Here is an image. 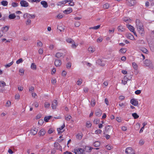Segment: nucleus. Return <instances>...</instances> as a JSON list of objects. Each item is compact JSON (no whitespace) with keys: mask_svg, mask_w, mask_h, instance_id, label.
<instances>
[{"mask_svg":"<svg viewBox=\"0 0 154 154\" xmlns=\"http://www.w3.org/2000/svg\"><path fill=\"white\" fill-rule=\"evenodd\" d=\"M125 152L127 154H135L134 150L131 147L126 148L125 149Z\"/></svg>","mask_w":154,"mask_h":154,"instance_id":"obj_2","label":"nucleus"},{"mask_svg":"<svg viewBox=\"0 0 154 154\" xmlns=\"http://www.w3.org/2000/svg\"><path fill=\"white\" fill-rule=\"evenodd\" d=\"M94 49H93L92 47H90L88 48V51H89L91 52L92 53H93L95 51Z\"/></svg>","mask_w":154,"mask_h":154,"instance_id":"obj_53","label":"nucleus"},{"mask_svg":"<svg viewBox=\"0 0 154 154\" xmlns=\"http://www.w3.org/2000/svg\"><path fill=\"white\" fill-rule=\"evenodd\" d=\"M20 3L21 6L23 7H27L29 6L28 3L24 0H22L21 1Z\"/></svg>","mask_w":154,"mask_h":154,"instance_id":"obj_5","label":"nucleus"},{"mask_svg":"<svg viewBox=\"0 0 154 154\" xmlns=\"http://www.w3.org/2000/svg\"><path fill=\"white\" fill-rule=\"evenodd\" d=\"M100 25H97V26H94L93 27H90L89 28V29H94L96 30V29H99L100 28Z\"/></svg>","mask_w":154,"mask_h":154,"instance_id":"obj_39","label":"nucleus"},{"mask_svg":"<svg viewBox=\"0 0 154 154\" xmlns=\"http://www.w3.org/2000/svg\"><path fill=\"white\" fill-rule=\"evenodd\" d=\"M6 85L5 83L2 81H0V87H4Z\"/></svg>","mask_w":154,"mask_h":154,"instance_id":"obj_35","label":"nucleus"},{"mask_svg":"<svg viewBox=\"0 0 154 154\" xmlns=\"http://www.w3.org/2000/svg\"><path fill=\"white\" fill-rule=\"evenodd\" d=\"M93 146L96 147H98L100 145V143L99 141H96L93 144Z\"/></svg>","mask_w":154,"mask_h":154,"instance_id":"obj_28","label":"nucleus"},{"mask_svg":"<svg viewBox=\"0 0 154 154\" xmlns=\"http://www.w3.org/2000/svg\"><path fill=\"white\" fill-rule=\"evenodd\" d=\"M65 126V124L64 123L63 125L61 126L60 128H57V131L58 134H60V133H61L63 132L62 131H60L63 129L64 128Z\"/></svg>","mask_w":154,"mask_h":154,"instance_id":"obj_21","label":"nucleus"},{"mask_svg":"<svg viewBox=\"0 0 154 154\" xmlns=\"http://www.w3.org/2000/svg\"><path fill=\"white\" fill-rule=\"evenodd\" d=\"M61 64V61L60 60H55L54 62V64L56 66H59Z\"/></svg>","mask_w":154,"mask_h":154,"instance_id":"obj_9","label":"nucleus"},{"mask_svg":"<svg viewBox=\"0 0 154 154\" xmlns=\"http://www.w3.org/2000/svg\"><path fill=\"white\" fill-rule=\"evenodd\" d=\"M72 118V116L70 115H67L65 116V119L66 121H69Z\"/></svg>","mask_w":154,"mask_h":154,"instance_id":"obj_38","label":"nucleus"},{"mask_svg":"<svg viewBox=\"0 0 154 154\" xmlns=\"http://www.w3.org/2000/svg\"><path fill=\"white\" fill-rule=\"evenodd\" d=\"M18 3L16 2H12L11 5L13 7H15L18 6Z\"/></svg>","mask_w":154,"mask_h":154,"instance_id":"obj_54","label":"nucleus"},{"mask_svg":"<svg viewBox=\"0 0 154 154\" xmlns=\"http://www.w3.org/2000/svg\"><path fill=\"white\" fill-rule=\"evenodd\" d=\"M126 2L127 4L130 6H134L136 3L135 0H126Z\"/></svg>","mask_w":154,"mask_h":154,"instance_id":"obj_3","label":"nucleus"},{"mask_svg":"<svg viewBox=\"0 0 154 154\" xmlns=\"http://www.w3.org/2000/svg\"><path fill=\"white\" fill-rule=\"evenodd\" d=\"M1 4L3 6H6L8 4V2L6 1H2L1 2Z\"/></svg>","mask_w":154,"mask_h":154,"instance_id":"obj_30","label":"nucleus"},{"mask_svg":"<svg viewBox=\"0 0 154 154\" xmlns=\"http://www.w3.org/2000/svg\"><path fill=\"white\" fill-rule=\"evenodd\" d=\"M84 152V149L82 148H79L75 151V154H83Z\"/></svg>","mask_w":154,"mask_h":154,"instance_id":"obj_4","label":"nucleus"},{"mask_svg":"<svg viewBox=\"0 0 154 154\" xmlns=\"http://www.w3.org/2000/svg\"><path fill=\"white\" fill-rule=\"evenodd\" d=\"M43 45L42 43L41 42L38 41V42L37 43V46L39 47H42Z\"/></svg>","mask_w":154,"mask_h":154,"instance_id":"obj_47","label":"nucleus"},{"mask_svg":"<svg viewBox=\"0 0 154 154\" xmlns=\"http://www.w3.org/2000/svg\"><path fill=\"white\" fill-rule=\"evenodd\" d=\"M66 41L68 43L72 44L74 41L73 40L70 38H68L66 40Z\"/></svg>","mask_w":154,"mask_h":154,"instance_id":"obj_33","label":"nucleus"},{"mask_svg":"<svg viewBox=\"0 0 154 154\" xmlns=\"http://www.w3.org/2000/svg\"><path fill=\"white\" fill-rule=\"evenodd\" d=\"M68 2V1H66V0L63 1L61 2H59L57 4L58 6H61L62 5H65Z\"/></svg>","mask_w":154,"mask_h":154,"instance_id":"obj_23","label":"nucleus"},{"mask_svg":"<svg viewBox=\"0 0 154 154\" xmlns=\"http://www.w3.org/2000/svg\"><path fill=\"white\" fill-rule=\"evenodd\" d=\"M127 26L128 29L130 30L131 31L133 32L134 30V28L133 26L130 25H127Z\"/></svg>","mask_w":154,"mask_h":154,"instance_id":"obj_18","label":"nucleus"},{"mask_svg":"<svg viewBox=\"0 0 154 154\" xmlns=\"http://www.w3.org/2000/svg\"><path fill=\"white\" fill-rule=\"evenodd\" d=\"M132 66L134 69L136 70L137 69V66L135 63H132Z\"/></svg>","mask_w":154,"mask_h":154,"instance_id":"obj_44","label":"nucleus"},{"mask_svg":"<svg viewBox=\"0 0 154 154\" xmlns=\"http://www.w3.org/2000/svg\"><path fill=\"white\" fill-rule=\"evenodd\" d=\"M109 6V4L108 3H106L103 5V8L104 9H107L108 8Z\"/></svg>","mask_w":154,"mask_h":154,"instance_id":"obj_41","label":"nucleus"},{"mask_svg":"<svg viewBox=\"0 0 154 154\" xmlns=\"http://www.w3.org/2000/svg\"><path fill=\"white\" fill-rule=\"evenodd\" d=\"M23 61V60L22 58L19 59V60L16 61V63L17 64H19L20 63H22Z\"/></svg>","mask_w":154,"mask_h":154,"instance_id":"obj_43","label":"nucleus"},{"mask_svg":"<svg viewBox=\"0 0 154 154\" xmlns=\"http://www.w3.org/2000/svg\"><path fill=\"white\" fill-rule=\"evenodd\" d=\"M131 103L134 106L137 105L138 103V101L135 99H132L130 100Z\"/></svg>","mask_w":154,"mask_h":154,"instance_id":"obj_7","label":"nucleus"},{"mask_svg":"<svg viewBox=\"0 0 154 154\" xmlns=\"http://www.w3.org/2000/svg\"><path fill=\"white\" fill-rule=\"evenodd\" d=\"M13 63V61H12L10 63H8L7 64H6L5 66L6 68H8L10 67L11 65H12Z\"/></svg>","mask_w":154,"mask_h":154,"instance_id":"obj_42","label":"nucleus"},{"mask_svg":"<svg viewBox=\"0 0 154 154\" xmlns=\"http://www.w3.org/2000/svg\"><path fill=\"white\" fill-rule=\"evenodd\" d=\"M63 54L62 53L57 52L56 54L55 57L58 58H59L63 56Z\"/></svg>","mask_w":154,"mask_h":154,"instance_id":"obj_27","label":"nucleus"},{"mask_svg":"<svg viewBox=\"0 0 154 154\" xmlns=\"http://www.w3.org/2000/svg\"><path fill=\"white\" fill-rule=\"evenodd\" d=\"M34 90V88L33 86H31L29 88V91L31 93Z\"/></svg>","mask_w":154,"mask_h":154,"instance_id":"obj_46","label":"nucleus"},{"mask_svg":"<svg viewBox=\"0 0 154 154\" xmlns=\"http://www.w3.org/2000/svg\"><path fill=\"white\" fill-rule=\"evenodd\" d=\"M54 131V130L52 128H50L48 130V134H51Z\"/></svg>","mask_w":154,"mask_h":154,"instance_id":"obj_62","label":"nucleus"},{"mask_svg":"<svg viewBox=\"0 0 154 154\" xmlns=\"http://www.w3.org/2000/svg\"><path fill=\"white\" fill-rule=\"evenodd\" d=\"M82 136L79 134L76 135V138L79 139H81L82 138Z\"/></svg>","mask_w":154,"mask_h":154,"instance_id":"obj_56","label":"nucleus"},{"mask_svg":"<svg viewBox=\"0 0 154 154\" xmlns=\"http://www.w3.org/2000/svg\"><path fill=\"white\" fill-rule=\"evenodd\" d=\"M136 23L137 27H138L139 26H141V25L143 24V23L140 22V20L138 19H136Z\"/></svg>","mask_w":154,"mask_h":154,"instance_id":"obj_19","label":"nucleus"},{"mask_svg":"<svg viewBox=\"0 0 154 154\" xmlns=\"http://www.w3.org/2000/svg\"><path fill=\"white\" fill-rule=\"evenodd\" d=\"M37 129L34 128L31 130L30 133L32 134L35 135L37 134Z\"/></svg>","mask_w":154,"mask_h":154,"instance_id":"obj_12","label":"nucleus"},{"mask_svg":"<svg viewBox=\"0 0 154 154\" xmlns=\"http://www.w3.org/2000/svg\"><path fill=\"white\" fill-rule=\"evenodd\" d=\"M127 79L128 78L127 77L125 76L123 78V79L122 80V83L124 85H125L127 83V81L128 80Z\"/></svg>","mask_w":154,"mask_h":154,"instance_id":"obj_25","label":"nucleus"},{"mask_svg":"<svg viewBox=\"0 0 154 154\" xmlns=\"http://www.w3.org/2000/svg\"><path fill=\"white\" fill-rule=\"evenodd\" d=\"M7 18V17L6 16H3L1 19L0 20L5 21Z\"/></svg>","mask_w":154,"mask_h":154,"instance_id":"obj_55","label":"nucleus"},{"mask_svg":"<svg viewBox=\"0 0 154 154\" xmlns=\"http://www.w3.org/2000/svg\"><path fill=\"white\" fill-rule=\"evenodd\" d=\"M113 132V129L112 127L108 125L106 126L105 128V129L103 131V134H112Z\"/></svg>","mask_w":154,"mask_h":154,"instance_id":"obj_1","label":"nucleus"},{"mask_svg":"<svg viewBox=\"0 0 154 154\" xmlns=\"http://www.w3.org/2000/svg\"><path fill=\"white\" fill-rule=\"evenodd\" d=\"M57 29L59 30L60 32H61L64 30V28L63 27L61 26H58L57 27Z\"/></svg>","mask_w":154,"mask_h":154,"instance_id":"obj_52","label":"nucleus"},{"mask_svg":"<svg viewBox=\"0 0 154 154\" xmlns=\"http://www.w3.org/2000/svg\"><path fill=\"white\" fill-rule=\"evenodd\" d=\"M19 72L22 74H20V75H23L24 74V70L23 69H20L19 70Z\"/></svg>","mask_w":154,"mask_h":154,"instance_id":"obj_61","label":"nucleus"},{"mask_svg":"<svg viewBox=\"0 0 154 154\" xmlns=\"http://www.w3.org/2000/svg\"><path fill=\"white\" fill-rule=\"evenodd\" d=\"M120 51L122 53H124L126 52V49L122 48L120 49Z\"/></svg>","mask_w":154,"mask_h":154,"instance_id":"obj_50","label":"nucleus"},{"mask_svg":"<svg viewBox=\"0 0 154 154\" xmlns=\"http://www.w3.org/2000/svg\"><path fill=\"white\" fill-rule=\"evenodd\" d=\"M119 98L121 100H122L125 99V97L123 96H119Z\"/></svg>","mask_w":154,"mask_h":154,"instance_id":"obj_60","label":"nucleus"},{"mask_svg":"<svg viewBox=\"0 0 154 154\" xmlns=\"http://www.w3.org/2000/svg\"><path fill=\"white\" fill-rule=\"evenodd\" d=\"M93 148L91 147L86 146L85 148V152H90Z\"/></svg>","mask_w":154,"mask_h":154,"instance_id":"obj_16","label":"nucleus"},{"mask_svg":"<svg viewBox=\"0 0 154 154\" xmlns=\"http://www.w3.org/2000/svg\"><path fill=\"white\" fill-rule=\"evenodd\" d=\"M50 106V104L49 103L46 102L45 103V108H48Z\"/></svg>","mask_w":154,"mask_h":154,"instance_id":"obj_45","label":"nucleus"},{"mask_svg":"<svg viewBox=\"0 0 154 154\" xmlns=\"http://www.w3.org/2000/svg\"><path fill=\"white\" fill-rule=\"evenodd\" d=\"M150 62L149 60L146 59L145 60L144 63L146 66H149L150 65Z\"/></svg>","mask_w":154,"mask_h":154,"instance_id":"obj_26","label":"nucleus"},{"mask_svg":"<svg viewBox=\"0 0 154 154\" xmlns=\"http://www.w3.org/2000/svg\"><path fill=\"white\" fill-rule=\"evenodd\" d=\"M91 124L90 123V122L89 121H88L86 122V126L90 128L91 127Z\"/></svg>","mask_w":154,"mask_h":154,"instance_id":"obj_48","label":"nucleus"},{"mask_svg":"<svg viewBox=\"0 0 154 154\" xmlns=\"http://www.w3.org/2000/svg\"><path fill=\"white\" fill-rule=\"evenodd\" d=\"M80 23L79 22H76L75 23V26L76 27H79L80 26Z\"/></svg>","mask_w":154,"mask_h":154,"instance_id":"obj_64","label":"nucleus"},{"mask_svg":"<svg viewBox=\"0 0 154 154\" xmlns=\"http://www.w3.org/2000/svg\"><path fill=\"white\" fill-rule=\"evenodd\" d=\"M72 11V9L71 8H69L67 10H66L63 11V12L64 14H68L70 13Z\"/></svg>","mask_w":154,"mask_h":154,"instance_id":"obj_10","label":"nucleus"},{"mask_svg":"<svg viewBox=\"0 0 154 154\" xmlns=\"http://www.w3.org/2000/svg\"><path fill=\"white\" fill-rule=\"evenodd\" d=\"M140 50L143 53H147V52H148V50L146 49L145 48H142Z\"/></svg>","mask_w":154,"mask_h":154,"instance_id":"obj_49","label":"nucleus"},{"mask_svg":"<svg viewBox=\"0 0 154 154\" xmlns=\"http://www.w3.org/2000/svg\"><path fill=\"white\" fill-rule=\"evenodd\" d=\"M26 15V16L28 17L29 18H34L35 17V14H31L28 13H26L24 14L23 15L24 17H25Z\"/></svg>","mask_w":154,"mask_h":154,"instance_id":"obj_14","label":"nucleus"},{"mask_svg":"<svg viewBox=\"0 0 154 154\" xmlns=\"http://www.w3.org/2000/svg\"><path fill=\"white\" fill-rule=\"evenodd\" d=\"M141 92V91L140 90H137L136 91H135V93L136 94H140Z\"/></svg>","mask_w":154,"mask_h":154,"instance_id":"obj_63","label":"nucleus"},{"mask_svg":"<svg viewBox=\"0 0 154 154\" xmlns=\"http://www.w3.org/2000/svg\"><path fill=\"white\" fill-rule=\"evenodd\" d=\"M117 29L119 31H120L122 32H124L125 30V28L124 27L122 26H119Z\"/></svg>","mask_w":154,"mask_h":154,"instance_id":"obj_24","label":"nucleus"},{"mask_svg":"<svg viewBox=\"0 0 154 154\" xmlns=\"http://www.w3.org/2000/svg\"><path fill=\"white\" fill-rule=\"evenodd\" d=\"M132 116L134 119H137L139 117V116L136 113H132Z\"/></svg>","mask_w":154,"mask_h":154,"instance_id":"obj_37","label":"nucleus"},{"mask_svg":"<svg viewBox=\"0 0 154 154\" xmlns=\"http://www.w3.org/2000/svg\"><path fill=\"white\" fill-rule=\"evenodd\" d=\"M16 16L14 14H12L9 15L8 18L9 20H12L15 19Z\"/></svg>","mask_w":154,"mask_h":154,"instance_id":"obj_17","label":"nucleus"},{"mask_svg":"<svg viewBox=\"0 0 154 154\" xmlns=\"http://www.w3.org/2000/svg\"><path fill=\"white\" fill-rule=\"evenodd\" d=\"M71 63L70 62L66 64V67L68 69H70L71 67Z\"/></svg>","mask_w":154,"mask_h":154,"instance_id":"obj_57","label":"nucleus"},{"mask_svg":"<svg viewBox=\"0 0 154 154\" xmlns=\"http://www.w3.org/2000/svg\"><path fill=\"white\" fill-rule=\"evenodd\" d=\"M126 36L127 38L131 40H133L134 39V36L131 34H128Z\"/></svg>","mask_w":154,"mask_h":154,"instance_id":"obj_22","label":"nucleus"},{"mask_svg":"<svg viewBox=\"0 0 154 154\" xmlns=\"http://www.w3.org/2000/svg\"><path fill=\"white\" fill-rule=\"evenodd\" d=\"M43 53V49L42 48H40L38 50V53L40 54H42Z\"/></svg>","mask_w":154,"mask_h":154,"instance_id":"obj_58","label":"nucleus"},{"mask_svg":"<svg viewBox=\"0 0 154 154\" xmlns=\"http://www.w3.org/2000/svg\"><path fill=\"white\" fill-rule=\"evenodd\" d=\"M95 104L96 101L95 100L94 98L92 99L91 103V105L92 107H94L95 105Z\"/></svg>","mask_w":154,"mask_h":154,"instance_id":"obj_29","label":"nucleus"},{"mask_svg":"<svg viewBox=\"0 0 154 154\" xmlns=\"http://www.w3.org/2000/svg\"><path fill=\"white\" fill-rule=\"evenodd\" d=\"M139 34L141 36H143L145 34V32L144 30L143 27L142 28H138L137 29Z\"/></svg>","mask_w":154,"mask_h":154,"instance_id":"obj_6","label":"nucleus"},{"mask_svg":"<svg viewBox=\"0 0 154 154\" xmlns=\"http://www.w3.org/2000/svg\"><path fill=\"white\" fill-rule=\"evenodd\" d=\"M54 146L56 149H58L60 147V145L57 142H55L54 143Z\"/></svg>","mask_w":154,"mask_h":154,"instance_id":"obj_34","label":"nucleus"},{"mask_svg":"<svg viewBox=\"0 0 154 154\" xmlns=\"http://www.w3.org/2000/svg\"><path fill=\"white\" fill-rule=\"evenodd\" d=\"M45 133L46 131L45 130L43 129H42L40 130L38 134L40 136H43L45 134Z\"/></svg>","mask_w":154,"mask_h":154,"instance_id":"obj_20","label":"nucleus"},{"mask_svg":"<svg viewBox=\"0 0 154 154\" xmlns=\"http://www.w3.org/2000/svg\"><path fill=\"white\" fill-rule=\"evenodd\" d=\"M123 20L126 23H130L131 20L129 18L125 17L123 18Z\"/></svg>","mask_w":154,"mask_h":154,"instance_id":"obj_32","label":"nucleus"},{"mask_svg":"<svg viewBox=\"0 0 154 154\" xmlns=\"http://www.w3.org/2000/svg\"><path fill=\"white\" fill-rule=\"evenodd\" d=\"M11 105V102L10 101L8 100L6 104V106L7 107H9Z\"/></svg>","mask_w":154,"mask_h":154,"instance_id":"obj_51","label":"nucleus"},{"mask_svg":"<svg viewBox=\"0 0 154 154\" xmlns=\"http://www.w3.org/2000/svg\"><path fill=\"white\" fill-rule=\"evenodd\" d=\"M52 117L51 116H45L44 118V120L45 122H48V120Z\"/></svg>","mask_w":154,"mask_h":154,"instance_id":"obj_36","label":"nucleus"},{"mask_svg":"<svg viewBox=\"0 0 154 154\" xmlns=\"http://www.w3.org/2000/svg\"><path fill=\"white\" fill-rule=\"evenodd\" d=\"M41 4L44 8H47L48 7V4L47 2L45 1H42L41 2Z\"/></svg>","mask_w":154,"mask_h":154,"instance_id":"obj_15","label":"nucleus"},{"mask_svg":"<svg viewBox=\"0 0 154 154\" xmlns=\"http://www.w3.org/2000/svg\"><path fill=\"white\" fill-rule=\"evenodd\" d=\"M57 105V101L56 100H54L53 101L52 104V108L53 109H55Z\"/></svg>","mask_w":154,"mask_h":154,"instance_id":"obj_8","label":"nucleus"},{"mask_svg":"<svg viewBox=\"0 0 154 154\" xmlns=\"http://www.w3.org/2000/svg\"><path fill=\"white\" fill-rule=\"evenodd\" d=\"M71 44H72L71 47L72 48L74 49L75 48H76L77 46L78 45V44L76 45L75 44V43L74 42V41L73 42V43L72 42V43Z\"/></svg>","mask_w":154,"mask_h":154,"instance_id":"obj_40","label":"nucleus"},{"mask_svg":"<svg viewBox=\"0 0 154 154\" xmlns=\"http://www.w3.org/2000/svg\"><path fill=\"white\" fill-rule=\"evenodd\" d=\"M102 111L100 109H98L95 112V115L97 116H100L102 114Z\"/></svg>","mask_w":154,"mask_h":154,"instance_id":"obj_13","label":"nucleus"},{"mask_svg":"<svg viewBox=\"0 0 154 154\" xmlns=\"http://www.w3.org/2000/svg\"><path fill=\"white\" fill-rule=\"evenodd\" d=\"M102 132V131L100 129H98L95 131V133L96 134H100Z\"/></svg>","mask_w":154,"mask_h":154,"instance_id":"obj_59","label":"nucleus"},{"mask_svg":"<svg viewBox=\"0 0 154 154\" xmlns=\"http://www.w3.org/2000/svg\"><path fill=\"white\" fill-rule=\"evenodd\" d=\"M9 26H5L2 27V28L1 29V31L3 32H7V31H8L9 28Z\"/></svg>","mask_w":154,"mask_h":154,"instance_id":"obj_11","label":"nucleus"},{"mask_svg":"<svg viewBox=\"0 0 154 154\" xmlns=\"http://www.w3.org/2000/svg\"><path fill=\"white\" fill-rule=\"evenodd\" d=\"M31 68L32 69L34 70H36V65L34 63H32L31 66Z\"/></svg>","mask_w":154,"mask_h":154,"instance_id":"obj_31","label":"nucleus"}]
</instances>
